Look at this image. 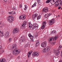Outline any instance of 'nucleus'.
Listing matches in <instances>:
<instances>
[{
	"instance_id": "nucleus-3",
	"label": "nucleus",
	"mask_w": 62,
	"mask_h": 62,
	"mask_svg": "<svg viewBox=\"0 0 62 62\" xmlns=\"http://www.w3.org/2000/svg\"><path fill=\"white\" fill-rule=\"evenodd\" d=\"M12 54L15 55H17L18 54H20V51L17 50V49H15L14 51H12Z\"/></svg>"
},
{
	"instance_id": "nucleus-8",
	"label": "nucleus",
	"mask_w": 62,
	"mask_h": 62,
	"mask_svg": "<svg viewBox=\"0 0 62 62\" xmlns=\"http://www.w3.org/2000/svg\"><path fill=\"white\" fill-rule=\"evenodd\" d=\"M39 52H34L32 54V56L33 57H35V56H36V57H38L39 55Z\"/></svg>"
},
{
	"instance_id": "nucleus-47",
	"label": "nucleus",
	"mask_w": 62,
	"mask_h": 62,
	"mask_svg": "<svg viewBox=\"0 0 62 62\" xmlns=\"http://www.w3.org/2000/svg\"><path fill=\"white\" fill-rule=\"evenodd\" d=\"M25 8H27V6L26 5H24Z\"/></svg>"
},
{
	"instance_id": "nucleus-52",
	"label": "nucleus",
	"mask_w": 62,
	"mask_h": 62,
	"mask_svg": "<svg viewBox=\"0 0 62 62\" xmlns=\"http://www.w3.org/2000/svg\"><path fill=\"white\" fill-rule=\"evenodd\" d=\"M29 55H28V54H27V55L28 56V58H29Z\"/></svg>"
},
{
	"instance_id": "nucleus-38",
	"label": "nucleus",
	"mask_w": 62,
	"mask_h": 62,
	"mask_svg": "<svg viewBox=\"0 0 62 62\" xmlns=\"http://www.w3.org/2000/svg\"><path fill=\"white\" fill-rule=\"evenodd\" d=\"M31 39H33V36L31 35V37H30V38Z\"/></svg>"
},
{
	"instance_id": "nucleus-58",
	"label": "nucleus",
	"mask_w": 62,
	"mask_h": 62,
	"mask_svg": "<svg viewBox=\"0 0 62 62\" xmlns=\"http://www.w3.org/2000/svg\"><path fill=\"white\" fill-rule=\"evenodd\" d=\"M0 24H1V23H0Z\"/></svg>"
},
{
	"instance_id": "nucleus-21",
	"label": "nucleus",
	"mask_w": 62,
	"mask_h": 62,
	"mask_svg": "<svg viewBox=\"0 0 62 62\" xmlns=\"http://www.w3.org/2000/svg\"><path fill=\"white\" fill-rule=\"evenodd\" d=\"M8 13L9 14H11V15H13V14H15V13L13 11L9 12Z\"/></svg>"
},
{
	"instance_id": "nucleus-54",
	"label": "nucleus",
	"mask_w": 62,
	"mask_h": 62,
	"mask_svg": "<svg viewBox=\"0 0 62 62\" xmlns=\"http://www.w3.org/2000/svg\"><path fill=\"white\" fill-rule=\"evenodd\" d=\"M5 2H6L7 1V0H4Z\"/></svg>"
},
{
	"instance_id": "nucleus-19",
	"label": "nucleus",
	"mask_w": 62,
	"mask_h": 62,
	"mask_svg": "<svg viewBox=\"0 0 62 62\" xmlns=\"http://www.w3.org/2000/svg\"><path fill=\"white\" fill-rule=\"evenodd\" d=\"M54 53L55 54H56V55H58L59 54L60 52L58 51H55Z\"/></svg>"
},
{
	"instance_id": "nucleus-4",
	"label": "nucleus",
	"mask_w": 62,
	"mask_h": 62,
	"mask_svg": "<svg viewBox=\"0 0 62 62\" xmlns=\"http://www.w3.org/2000/svg\"><path fill=\"white\" fill-rule=\"evenodd\" d=\"M35 25H33L31 27L32 28L31 29L32 30H37V29H38V28L39 27V25L38 24H36Z\"/></svg>"
},
{
	"instance_id": "nucleus-59",
	"label": "nucleus",
	"mask_w": 62,
	"mask_h": 62,
	"mask_svg": "<svg viewBox=\"0 0 62 62\" xmlns=\"http://www.w3.org/2000/svg\"><path fill=\"white\" fill-rule=\"evenodd\" d=\"M35 36H36V37L37 36L36 35Z\"/></svg>"
},
{
	"instance_id": "nucleus-15",
	"label": "nucleus",
	"mask_w": 62,
	"mask_h": 62,
	"mask_svg": "<svg viewBox=\"0 0 62 62\" xmlns=\"http://www.w3.org/2000/svg\"><path fill=\"white\" fill-rule=\"evenodd\" d=\"M55 1H56V0H50V3L52 5H54L55 4Z\"/></svg>"
},
{
	"instance_id": "nucleus-22",
	"label": "nucleus",
	"mask_w": 62,
	"mask_h": 62,
	"mask_svg": "<svg viewBox=\"0 0 62 62\" xmlns=\"http://www.w3.org/2000/svg\"><path fill=\"white\" fill-rule=\"evenodd\" d=\"M12 47L13 49H14L15 48L16 49H17V45L16 44L13 45L12 46Z\"/></svg>"
},
{
	"instance_id": "nucleus-36",
	"label": "nucleus",
	"mask_w": 62,
	"mask_h": 62,
	"mask_svg": "<svg viewBox=\"0 0 62 62\" xmlns=\"http://www.w3.org/2000/svg\"><path fill=\"white\" fill-rule=\"evenodd\" d=\"M41 30H39L38 32L39 33H41Z\"/></svg>"
},
{
	"instance_id": "nucleus-33",
	"label": "nucleus",
	"mask_w": 62,
	"mask_h": 62,
	"mask_svg": "<svg viewBox=\"0 0 62 62\" xmlns=\"http://www.w3.org/2000/svg\"><path fill=\"white\" fill-rule=\"evenodd\" d=\"M41 18V17L40 16H38L37 17V19L38 20H39V19H40V18Z\"/></svg>"
},
{
	"instance_id": "nucleus-57",
	"label": "nucleus",
	"mask_w": 62,
	"mask_h": 62,
	"mask_svg": "<svg viewBox=\"0 0 62 62\" xmlns=\"http://www.w3.org/2000/svg\"><path fill=\"white\" fill-rule=\"evenodd\" d=\"M58 16V17H59V15L58 16Z\"/></svg>"
},
{
	"instance_id": "nucleus-9",
	"label": "nucleus",
	"mask_w": 62,
	"mask_h": 62,
	"mask_svg": "<svg viewBox=\"0 0 62 62\" xmlns=\"http://www.w3.org/2000/svg\"><path fill=\"white\" fill-rule=\"evenodd\" d=\"M47 42L46 41H45L44 42H43L41 44V46L43 48H45L46 47V45H47Z\"/></svg>"
},
{
	"instance_id": "nucleus-50",
	"label": "nucleus",
	"mask_w": 62,
	"mask_h": 62,
	"mask_svg": "<svg viewBox=\"0 0 62 62\" xmlns=\"http://www.w3.org/2000/svg\"><path fill=\"white\" fill-rule=\"evenodd\" d=\"M61 57H62V51H61Z\"/></svg>"
},
{
	"instance_id": "nucleus-5",
	"label": "nucleus",
	"mask_w": 62,
	"mask_h": 62,
	"mask_svg": "<svg viewBox=\"0 0 62 62\" xmlns=\"http://www.w3.org/2000/svg\"><path fill=\"white\" fill-rule=\"evenodd\" d=\"M20 31V29L18 28H16L13 29V34H16L19 33Z\"/></svg>"
},
{
	"instance_id": "nucleus-17",
	"label": "nucleus",
	"mask_w": 62,
	"mask_h": 62,
	"mask_svg": "<svg viewBox=\"0 0 62 62\" xmlns=\"http://www.w3.org/2000/svg\"><path fill=\"white\" fill-rule=\"evenodd\" d=\"M38 14L36 13L35 15L33 14L32 16V18H34V19H35L37 16H38Z\"/></svg>"
},
{
	"instance_id": "nucleus-40",
	"label": "nucleus",
	"mask_w": 62,
	"mask_h": 62,
	"mask_svg": "<svg viewBox=\"0 0 62 62\" xmlns=\"http://www.w3.org/2000/svg\"><path fill=\"white\" fill-rule=\"evenodd\" d=\"M27 8L25 7L24 8V10H26Z\"/></svg>"
},
{
	"instance_id": "nucleus-2",
	"label": "nucleus",
	"mask_w": 62,
	"mask_h": 62,
	"mask_svg": "<svg viewBox=\"0 0 62 62\" xmlns=\"http://www.w3.org/2000/svg\"><path fill=\"white\" fill-rule=\"evenodd\" d=\"M58 2L57 1L56 2V4L55 5V7H56L57 6H62V1H60L59 0Z\"/></svg>"
},
{
	"instance_id": "nucleus-20",
	"label": "nucleus",
	"mask_w": 62,
	"mask_h": 62,
	"mask_svg": "<svg viewBox=\"0 0 62 62\" xmlns=\"http://www.w3.org/2000/svg\"><path fill=\"white\" fill-rule=\"evenodd\" d=\"M53 34L54 35H55V34H56V31L55 30H53L52 31V32L50 33L51 34Z\"/></svg>"
},
{
	"instance_id": "nucleus-13",
	"label": "nucleus",
	"mask_w": 62,
	"mask_h": 62,
	"mask_svg": "<svg viewBox=\"0 0 62 62\" xmlns=\"http://www.w3.org/2000/svg\"><path fill=\"white\" fill-rule=\"evenodd\" d=\"M9 32L7 31L5 32V37L6 38H8L9 37Z\"/></svg>"
},
{
	"instance_id": "nucleus-31",
	"label": "nucleus",
	"mask_w": 62,
	"mask_h": 62,
	"mask_svg": "<svg viewBox=\"0 0 62 62\" xmlns=\"http://www.w3.org/2000/svg\"><path fill=\"white\" fill-rule=\"evenodd\" d=\"M12 9L13 10H15V9H16V7H13L12 8Z\"/></svg>"
},
{
	"instance_id": "nucleus-1",
	"label": "nucleus",
	"mask_w": 62,
	"mask_h": 62,
	"mask_svg": "<svg viewBox=\"0 0 62 62\" xmlns=\"http://www.w3.org/2000/svg\"><path fill=\"white\" fill-rule=\"evenodd\" d=\"M14 17L12 16H9L7 18V19L9 23H12L14 20Z\"/></svg>"
},
{
	"instance_id": "nucleus-28",
	"label": "nucleus",
	"mask_w": 62,
	"mask_h": 62,
	"mask_svg": "<svg viewBox=\"0 0 62 62\" xmlns=\"http://www.w3.org/2000/svg\"><path fill=\"white\" fill-rule=\"evenodd\" d=\"M19 41H22L23 42H24V41H25V40H24V39H19Z\"/></svg>"
},
{
	"instance_id": "nucleus-27",
	"label": "nucleus",
	"mask_w": 62,
	"mask_h": 62,
	"mask_svg": "<svg viewBox=\"0 0 62 62\" xmlns=\"http://www.w3.org/2000/svg\"><path fill=\"white\" fill-rule=\"evenodd\" d=\"M22 20H25V18H26V17L25 16H22Z\"/></svg>"
},
{
	"instance_id": "nucleus-26",
	"label": "nucleus",
	"mask_w": 62,
	"mask_h": 62,
	"mask_svg": "<svg viewBox=\"0 0 62 62\" xmlns=\"http://www.w3.org/2000/svg\"><path fill=\"white\" fill-rule=\"evenodd\" d=\"M58 38V37L57 36L54 37V38H53V40H55L56 39H57Z\"/></svg>"
},
{
	"instance_id": "nucleus-37",
	"label": "nucleus",
	"mask_w": 62,
	"mask_h": 62,
	"mask_svg": "<svg viewBox=\"0 0 62 62\" xmlns=\"http://www.w3.org/2000/svg\"><path fill=\"white\" fill-rule=\"evenodd\" d=\"M27 47H28V45H27L26 44L25 45V48H26Z\"/></svg>"
},
{
	"instance_id": "nucleus-10",
	"label": "nucleus",
	"mask_w": 62,
	"mask_h": 62,
	"mask_svg": "<svg viewBox=\"0 0 62 62\" xmlns=\"http://www.w3.org/2000/svg\"><path fill=\"white\" fill-rule=\"evenodd\" d=\"M42 11L43 12H45V13H46L49 11V8L48 7H45L43 9Z\"/></svg>"
},
{
	"instance_id": "nucleus-6",
	"label": "nucleus",
	"mask_w": 62,
	"mask_h": 62,
	"mask_svg": "<svg viewBox=\"0 0 62 62\" xmlns=\"http://www.w3.org/2000/svg\"><path fill=\"white\" fill-rule=\"evenodd\" d=\"M50 49L51 47L49 46H48L46 48L43 49V52L44 53H46V52H48V51H49L50 50Z\"/></svg>"
},
{
	"instance_id": "nucleus-11",
	"label": "nucleus",
	"mask_w": 62,
	"mask_h": 62,
	"mask_svg": "<svg viewBox=\"0 0 62 62\" xmlns=\"http://www.w3.org/2000/svg\"><path fill=\"white\" fill-rule=\"evenodd\" d=\"M49 23V24L50 25H52V24H54V19H52V20H50Z\"/></svg>"
},
{
	"instance_id": "nucleus-48",
	"label": "nucleus",
	"mask_w": 62,
	"mask_h": 62,
	"mask_svg": "<svg viewBox=\"0 0 62 62\" xmlns=\"http://www.w3.org/2000/svg\"><path fill=\"white\" fill-rule=\"evenodd\" d=\"M2 46L1 45H0V50H1V49H2Z\"/></svg>"
},
{
	"instance_id": "nucleus-44",
	"label": "nucleus",
	"mask_w": 62,
	"mask_h": 62,
	"mask_svg": "<svg viewBox=\"0 0 62 62\" xmlns=\"http://www.w3.org/2000/svg\"><path fill=\"white\" fill-rule=\"evenodd\" d=\"M37 4V3H36V2H35V3L33 5H34V6H35V7H36V4Z\"/></svg>"
},
{
	"instance_id": "nucleus-46",
	"label": "nucleus",
	"mask_w": 62,
	"mask_h": 62,
	"mask_svg": "<svg viewBox=\"0 0 62 62\" xmlns=\"http://www.w3.org/2000/svg\"><path fill=\"white\" fill-rule=\"evenodd\" d=\"M51 44H52V45H54V42H52L51 43Z\"/></svg>"
},
{
	"instance_id": "nucleus-23",
	"label": "nucleus",
	"mask_w": 62,
	"mask_h": 62,
	"mask_svg": "<svg viewBox=\"0 0 62 62\" xmlns=\"http://www.w3.org/2000/svg\"><path fill=\"white\" fill-rule=\"evenodd\" d=\"M28 25L29 26V28H31L30 27H32V25L31 24V23L30 22H28Z\"/></svg>"
},
{
	"instance_id": "nucleus-12",
	"label": "nucleus",
	"mask_w": 62,
	"mask_h": 62,
	"mask_svg": "<svg viewBox=\"0 0 62 62\" xmlns=\"http://www.w3.org/2000/svg\"><path fill=\"white\" fill-rule=\"evenodd\" d=\"M27 23L26 21H25L23 23V24L21 26V27H22L23 29H24L26 27L25 25H26Z\"/></svg>"
},
{
	"instance_id": "nucleus-35",
	"label": "nucleus",
	"mask_w": 62,
	"mask_h": 62,
	"mask_svg": "<svg viewBox=\"0 0 62 62\" xmlns=\"http://www.w3.org/2000/svg\"><path fill=\"white\" fill-rule=\"evenodd\" d=\"M1 52L2 53H4V49H3L1 50Z\"/></svg>"
},
{
	"instance_id": "nucleus-34",
	"label": "nucleus",
	"mask_w": 62,
	"mask_h": 62,
	"mask_svg": "<svg viewBox=\"0 0 62 62\" xmlns=\"http://www.w3.org/2000/svg\"><path fill=\"white\" fill-rule=\"evenodd\" d=\"M31 36L32 35H31V34L30 33H29L28 34V36L29 37V38H30Z\"/></svg>"
},
{
	"instance_id": "nucleus-55",
	"label": "nucleus",
	"mask_w": 62,
	"mask_h": 62,
	"mask_svg": "<svg viewBox=\"0 0 62 62\" xmlns=\"http://www.w3.org/2000/svg\"><path fill=\"white\" fill-rule=\"evenodd\" d=\"M22 44L21 43H19V45H21Z\"/></svg>"
},
{
	"instance_id": "nucleus-43",
	"label": "nucleus",
	"mask_w": 62,
	"mask_h": 62,
	"mask_svg": "<svg viewBox=\"0 0 62 62\" xmlns=\"http://www.w3.org/2000/svg\"><path fill=\"white\" fill-rule=\"evenodd\" d=\"M31 41H32V42H33V41H34V40H33V38H32V39H31Z\"/></svg>"
},
{
	"instance_id": "nucleus-30",
	"label": "nucleus",
	"mask_w": 62,
	"mask_h": 62,
	"mask_svg": "<svg viewBox=\"0 0 62 62\" xmlns=\"http://www.w3.org/2000/svg\"><path fill=\"white\" fill-rule=\"evenodd\" d=\"M19 19L20 20H22V16H19Z\"/></svg>"
},
{
	"instance_id": "nucleus-7",
	"label": "nucleus",
	"mask_w": 62,
	"mask_h": 62,
	"mask_svg": "<svg viewBox=\"0 0 62 62\" xmlns=\"http://www.w3.org/2000/svg\"><path fill=\"white\" fill-rule=\"evenodd\" d=\"M46 23L47 22L46 21H44L43 22V24L42 25V26L41 27L42 29H44L45 27V26H46Z\"/></svg>"
},
{
	"instance_id": "nucleus-39",
	"label": "nucleus",
	"mask_w": 62,
	"mask_h": 62,
	"mask_svg": "<svg viewBox=\"0 0 62 62\" xmlns=\"http://www.w3.org/2000/svg\"><path fill=\"white\" fill-rule=\"evenodd\" d=\"M12 39H11V38L9 39V42H11V41Z\"/></svg>"
},
{
	"instance_id": "nucleus-45",
	"label": "nucleus",
	"mask_w": 62,
	"mask_h": 62,
	"mask_svg": "<svg viewBox=\"0 0 62 62\" xmlns=\"http://www.w3.org/2000/svg\"><path fill=\"white\" fill-rule=\"evenodd\" d=\"M19 7L20 8H22V5L20 4V6H19Z\"/></svg>"
},
{
	"instance_id": "nucleus-49",
	"label": "nucleus",
	"mask_w": 62,
	"mask_h": 62,
	"mask_svg": "<svg viewBox=\"0 0 62 62\" xmlns=\"http://www.w3.org/2000/svg\"><path fill=\"white\" fill-rule=\"evenodd\" d=\"M58 8L59 9H60L61 8V7H59Z\"/></svg>"
},
{
	"instance_id": "nucleus-25",
	"label": "nucleus",
	"mask_w": 62,
	"mask_h": 62,
	"mask_svg": "<svg viewBox=\"0 0 62 62\" xmlns=\"http://www.w3.org/2000/svg\"><path fill=\"white\" fill-rule=\"evenodd\" d=\"M32 53H33V51H30L28 53V55H30Z\"/></svg>"
},
{
	"instance_id": "nucleus-60",
	"label": "nucleus",
	"mask_w": 62,
	"mask_h": 62,
	"mask_svg": "<svg viewBox=\"0 0 62 62\" xmlns=\"http://www.w3.org/2000/svg\"><path fill=\"white\" fill-rule=\"evenodd\" d=\"M56 57H55V58H56Z\"/></svg>"
},
{
	"instance_id": "nucleus-14",
	"label": "nucleus",
	"mask_w": 62,
	"mask_h": 62,
	"mask_svg": "<svg viewBox=\"0 0 62 62\" xmlns=\"http://www.w3.org/2000/svg\"><path fill=\"white\" fill-rule=\"evenodd\" d=\"M51 15V13L47 14L45 15V18H48Z\"/></svg>"
},
{
	"instance_id": "nucleus-53",
	"label": "nucleus",
	"mask_w": 62,
	"mask_h": 62,
	"mask_svg": "<svg viewBox=\"0 0 62 62\" xmlns=\"http://www.w3.org/2000/svg\"><path fill=\"white\" fill-rule=\"evenodd\" d=\"M17 58H18V59H20V56H19Z\"/></svg>"
},
{
	"instance_id": "nucleus-41",
	"label": "nucleus",
	"mask_w": 62,
	"mask_h": 62,
	"mask_svg": "<svg viewBox=\"0 0 62 62\" xmlns=\"http://www.w3.org/2000/svg\"><path fill=\"white\" fill-rule=\"evenodd\" d=\"M34 7H35V6L33 4V5H32L31 8H33Z\"/></svg>"
},
{
	"instance_id": "nucleus-29",
	"label": "nucleus",
	"mask_w": 62,
	"mask_h": 62,
	"mask_svg": "<svg viewBox=\"0 0 62 62\" xmlns=\"http://www.w3.org/2000/svg\"><path fill=\"white\" fill-rule=\"evenodd\" d=\"M50 2H51V0H48L46 1V3H50Z\"/></svg>"
},
{
	"instance_id": "nucleus-32",
	"label": "nucleus",
	"mask_w": 62,
	"mask_h": 62,
	"mask_svg": "<svg viewBox=\"0 0 62 62\" xmlns=\"http://www.w3.org/2000/svg\"><path fill=\"white\" fill-rule=\"evenodd\" d=\"M36 46H38L39 45V43H36Z\"/></svg>"
},
{
	"instance_id": "nucleus-42",
	"label": "nucleus",
	"mask_w": 62,
	"mask_h": 62,
	"mask_svg": "<svg viewBox=\"0 0 62 62\" xmlns=\"http://www.w3.org/2000/svg\"><path fill=\"white\" fill-rule=\"evenodd\" d=\"M36 43H39V40H37V41H36Z\"/></svg>"
},
{
	"instance_id": "nucleus-51",
	"label": "nucleus",
	"mask_w": 62,
	"mask_h": 62,
	"mask_svg": "<svg viewBox=\"0 0 62 62\" xmlns=\"http://www.w3.org/2000/svg\"><path fill=\"white\" fill-rule=\"evenodd\" d=\"M59 47L60 48H62V46H59Z\"/></svg>"
},
{
	"instance_id": "nucleus-18",
	"label": "nucleus",
	"mask_w": 62,
	"mask_h": 62,
	"mask_svg": "<svg viewBox=\"0 0 62 62\" xmlns=\"http://www.w3.org/2000/svg\"><path fill=\"white\" fill-rule=\"evenodd\" d=\"M4 36V34L2 31H0V38Z\"/></svg>"
},
{
	"instance_id": "nucleus-56",
	"label": "nucleus",
	"mask_w": 62,
	"mask_h": 62,
	"mask_svg": "<svg viewBox=\"0 0 62 62\" xmlns=\"http://www.w3.org/2000/svg\"><path fill=\"white\" fill-rule=\"evenodd\" d=\"M1 54H2V53H0V55Z\"/></svg>"
},
{
	"instance_id": "nucleus-24",
	"label": "nucleus",
	"mask_w": 62,
	"mask_h": 62,
	"mask_svg": "<svg viewBox=\"0 0 62 62\" xmlns=\"http://www.w3.org/2000/svg\"><path fill=\"white\" fill-rule=\"evenodd\" d=\"M53 38H51L50 39H48V41L50 42L51 41H53Z\"/></svg>"
},
{
	"instance_id": "nucleus-16",
	"label": "nucleus",
	"mask_w": 62,
	"mask_h": 62,
	"mask_svg": "<svg viewBox=\"0 0 62 62\" xmlns=\"http://www.w3.org/2000/svg\"><path fill=\"white\" fill-rule=\"evenodd\" d=\"M0 62H6V60L5 59L1 58L0 59Z\"/></svg>"
}]
</instances>
